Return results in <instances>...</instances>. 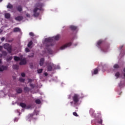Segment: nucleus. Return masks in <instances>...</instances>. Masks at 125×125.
<instances>
[{
    "label": "nucleus",
    "mask_w": 125,
    "mask_h": 125,
    "mask_svg": "<svg viewBox=\"0 0 125 125\" xmlns=\"http://www.w3.org/2000/svg\"><path fill=\"white\" fill-rule=\"evenodd\" d=\"M12 58H13L12 57H9V58H8L7 59V61H11V60H12Z\"/></svg>",
    "instance_id": "33"
},
{
    "label": "nucleus",
    "mask_w": 125,
    "mask_h": 125,
    "mask_svg": "<svg viewBox=\"0 0 125 125\" xmlns=\"http://www.w3.org/2000/svg\"><path fill=\"white\" fill-rule=\"evenodd\" d=\"M15 20H16V21H20L23 20V19H24V18L23 17V16H19L16 17L15 18Z\"/></svg>",
    "instance_id": "8"
},
{
    "label": "nucleus",
    "mask_w": 125,
    "mask_h": 125,
    "mask_svg": "<svg viewBox=\"0 0 125 125\" xmlns=\"http://www.w3.org/2000/svg\"><path fill=\"white\" fill-rule=\"evenodd\" d=\"M31 54V55L28 56V57H34V53H32Z\"/></svg>",
    "instance_id": "40"
},
{
    "label": "nucleus",
    "mask_w": 125,
    "mask_h": 125,
    "mask_svg": "<svg viewBox=\"0 0 125 125\" xmlns=\"http://www.w3.org/2000/svg\"><path fill=\"white\" fill-rule=\"evenodd\" d=\"M5 70H7V66L3 65L0 66V72H3Z\"/></svg>",
    "instance_id": "9"
},
{
    "label": "nucleus",
    "mask_w": 125,
    "mask_h": 125,
    "mask_svg": "<svg viewBox=\"0 0 125 125\" xmlns=\"http://www.w3.org/2000/svg\"><path fill=\"white\" fill-rule=\"evenodd\" d=\"M4 49H6L9 53H11L12 51V46L10 45L9 43H5L3 45Z\"/></svg>",
    "instance_id": "3"
},
{
    "label": "nucleus",
    "mask_w": 125,
    "mask_h": 125,
    "mask_svg": "<svg viewBox=\"0 0 125 125\" xmlns=\"http://www.w3.org/2000/svg\"><path fill=\"white\" fill-rule=\"evenodd\" d=\"M26 16H27V17H29V18L30 17V14H26Z\"/></svg>",
    "instance_id": "45"
},
{
    "label": "nucleus",
    "mask_w": 125,
    "mask_h": 125,
    "mask_svg": "<svg viewBox=\"0 0 125 125\" xmlns=\"http://www.w3.org/2000/svg\"><path fill=\"white\" fill-rule=\"evenodd\" d=\"M30 67H31V68H33V65H30Z\"/></svg>",
    "instance_id": "52"
},
{
    "label": "nucleus",
    "mask_w": 125,
    "mask_h": 125,
    "mask_svg": "<svg viewBox=\"0 0 125 125\" xmlns=\"http://www.w3.org/2000/svg\"><path fill=\"white\" fill-rule=\"evenodd\" d=\"M19 64L20 65H26L27 64V60H26V58L21 59V62Z\"/></svg>",
    "instance_id": "7"
},
{
    "label": "nucleus",
    "mask_w": 125,
    "mask_h": 125,
    "mask_svg": "<svg viewBox=\"0 0 125 125\" xmlns=\"http://www.w3.org/2000/svg\"><path fill=\"white\" fill-rule=\"evenodd\" d=\"M21 77H22L23 78H24V77H25V76H26V74H25L24 73H21Z\"/></svg>",
    "instance_id": "39"
},
{
    "label": "nucleus",
    "mask_w": 125,
    "mask_h": 125,
    "mask_svg": "<svg viewBox=\"0 0 125 125\" xmlns=\"http://www.w3.org/2000/svg\"><path fill=\"white\" fill-rule=\"evenodd\" d=\"M19 81L21 82V83H24L25 82V79H23L22 78H20L19 79Z\"/></svg>",
    "instance_id": "29"
},
{
    "label": "nucleus",
    "mask_w": 125,
    "mask_h": 125,
    "mask_svg": "<svg viewBox=\"0 0 125 125\" xmlns=\"http://www.w3.org/2000/svg\"><path fill=\"white\" fill-rule=\"evenodd\" d=\"M20 105L21 107H22V108H26V107L27 106L26 104L23 103H21Z\"/></svg>",
    "instance_id": "15"
},
{
    "label": "nucleus",
    "mask_w": 125,
    "mask_h": 125,
    "mask_svg": "<svg viewBox=\"0 0 125 125\" xmlns=\"http://www.w3.org/2000/svg\"><path fill=\"white\" fill-rule=\"evenodd\" d=\"M35 6L36 7H39V8H35L33 10L34 17H38L39 15H40V13H37V11H38V10H42V4L38 3L36 4Z\"/></svg>",
    "instance_id": "1"
},
{
    "label": "nucleus",
    "mask_w": 125,
    "mask_h": 125,
    "mask_svg": "<svg viewBox=\"0 0 125 125\" xmlns=\"http://www.w3.org/2000/svg\"><path fill=\"white\" fill-rule=\"evenodd\" d=\"M31 45H33V42L32 41H30L29 42V43L27 44V46H28V47H31Z\"/></svg>",
    "instance_id": "23"
},
{
    "label": "nucleus",
    "mask_w": 125,
    "mask_h": 125,
    "mask_svg": "<svg viewBox=\"0 0 125 125\" xmlns=\"http://www.w3.org/2000/svg\"><path fill=\"white\" fill-rule=\"evenodd\" d=\"M14 59L15 60V61H21V59H20V58H19V57H17V56H14Z\"/></svg>",
    "instance_id": "13"
},
{
    "label": "nucleus",
    "mask_w": 125,
    "mask_h": 125,
    "mask_svg": "<svg viewBox=\"0 0 125 125\" xmlns=\"http://www.w3.org/2000/svg\"><path fill=\"white\" fill-rule=\"evenodd\" d=\"M98 73V69L96 68L94 69V71L92 73V76H93L94 75H96V74H97Z\"/></svg>",
    "instance_id": "14"
},
{
    "label": "nucleus",
    "mask_w": 125,
    "mask_h": 125,
    "mask_svg": "<svg viewBox=\"0 0 125 125\" xmlns=\"http://www.w3.org/2000/svg\"><path fill=\"white\" fill-rule=\"evenodd\" d=\"M73 115L75 116V117H79V115H78V113L77 112H74L73 113Z\"/></svg>",
    "instance_id": "34"
},
{
    "label": "nucleus",
    "mask_w": 125,
    "mask_h": 125,
    "mask_svg": "<svg viewBox=\"0 0 125 125\" xmlns=\"http://www.w3.org/2000/svg\"><path fill=\"white\" fill-rule=\"evenodd\" d=\"M70 28L71 29V30H72V31H76V30L78 29V27L74 25H71L70 26Z\"/></svg>",
    "instance_id": "11"
},
{
    "label": "nucleus",
    "mask_w": 125,
    "mask_h": 125,
    "mask_svg": "<svg viewBox=\"0 0 125 125\" xmlns=\"http://www.w3.org/2000/svg\"><path fill=\"white\" fill-rule=\"evenodd\" d=\"M29 35H30L31 37H34L35 34L33 32H30L29 33Z\"/></svg>",
    "instance_id": "37"
},
{
    "label": "nucleus",
    "mask_w": 125,
    "mask_h": 125,
    "mask_svg": "<svg viewBox=\"0 0 125 125\" xmlns=\"http://www.w3.org/2000/svg\"><path fill=\"white\" fill-rule=\"evenodd\" d=\"M30 86L31 87V88H35V84L30 83Z\"/></svg>",
    "instance_id": "35"
},
{
    "label": "nucleus",
    "mask_w": 125,
    "mask_h": 125,
    "mask_svg": "<svg viewBox=\"0 0 125 125\" xmlns=\"http://www.w3.org/2000/svg\"><path fill=\"white\" fill-rule=\"evenodd\" d=\"M17 9L19 12H21L22 10H23V9L22 8V6L21 5H19L17 7Z\"/></svg>",
    "instance_id": "12"
},
{
    "label": "nucleus",
    "mask_w": 125,
    "mask_h": 125,
    "mask_svg": "<svg viewBox=\"0 0 125 125\" xmlns=\"http://www.w3.org/2000/svg\"><path fill=\"white\" fill-rule=\"evenodd\" d=\"M28 83H32V79H28Z\"/></svg>",
    "instance_id": "42"
},
{
    "label": "nucleus",
    "mask_w": 125,
    "mask_h": 125,
    "mask_svg": "<svg viewBox=\"0 0 125 125\" xmlns=\"http://www.w3.org/2000/svg\"><path fill=\"white\" fill-rule=\"evenodd\" d=\"M90 114H93L94 113V111L92 109H90Z\"/></svg>",
    "instance_id": "41"
},
{
    "label": "nucleus",
    "mask_w": 125,
    "mask_h": 125,
    "mask_svg": "<svg viewBox=\"0 0 125 125\" xmlns=\"http://www.w3.org/2000/svg\"><path fill=\"white\" fill-rule=\"evenodd\" d=\"M5 39H4V37H2L1 39V41H4Z\"/></svg>",
    "instance_id": "46"
},
{
    "label": "nucleus",
    "mask_w": 125,
    "mask_h": 125,
    "mask_svg": "<svg viewBox=\"0 0 125 125\" xmlns=\"http://www.w3.org/2000/svg\"><path fill=\"white\" fill-rule=\"evenodd\" d=\"M121 94H122V92L119 93V95H121Z\"/></svg>",
    "instance_id": "53"
},
{
    "label": "nucleus",
    "mask_w": 125,
    "mask_h": 125,
    "mask_svg": "<svg viewBox=\"0 0 125 125\" xmlns=\"http://www.w3.org/2000/svg\"><path fill=\"white\" fill-rule=\"evenodd\" d=\"M1 33H2V30L0 29V34Z\"/></svg>",
    "instance_id": "50"
},
{
    "label": "nucleus",
    "mask_w": 125,
    "mask_h": 125,
    "mask_svg": "<svg viewBox=\"0 0 125 125\" xmlns=\"http://www.w3.org/2000/svg\"><path fill=\"white\" fill-rule=\"evenodd\" d=\"M123 85H125V83H123V82H121L119 84L120 87H122Z\"/></svg>",
    "instance_id": "30"
},
{
    "label": "nucleus",
    "mask_w": 125,
    "mask_h": 125,
    "mask_svg": "<svg viewBox=\"0 0 125 125\" xmlns=\"http://www.w3.org/2000/svg\"><path fill=\"white\" fill-rule=\"evenodd\" d=\"M102 42H103V41H102V40H100L98 42L97 44L99 46L101 43H102Z\"/></svg>",
    "instance_id": "31"
},
{
    "label": "nucleus",
    "mask_w": 125,
    "mask_h": 125,
    "mask_svg": "<svg viewBox=\"0 0 125 125\" xmlns=\"http://www.w3.org/2000/svg\"><path fill=\"white\" fill-rule=\"evenodd\" d=\"M44 76H45V77H47V76L48 74H47V73L45 72V73H44Z\"/></svg>",
    "instance_id": "44"
},
{
    "label": "nucleus",
    "mask_w": 125,
    "mask_h": 125,
    "mask_svg": "<svg viewBox=\"0 0 125 125\" xmlns=\"http://www.w3.org/2000/svg\"><path fill=\"white\" fill-rule=\"evenodd\" d=\"M17 93H21L22 92V89L21 88H18L17 89Z\"/></svg>",
    "instance_id": "22"
},
{
    "label": "nucleus",
    "mask_w": 125,
    "mask_h": 125,
    "mask_svg": "<svg viewBox=\"0 0 125 125\" xmlns=\"http://www.w3.org/2000/svg\"><path fill=\"white\" fill-rule=\"evenodd\" d=\"M13 7V6L9 3L7 5V8H12Z\"/></svg>",
    "instance_id": "24"
},
{
    "label": "nucleus",
    "mask_w": 125,
    "mask_h": 125,
    "mask_svg": "<svg viewBox=\"0 0 125 125\" xmlns=\"http://www.w3.org/2000/svg\"><path fill=\"white\" fill-rule=\"evenodd\" d=\"M0 64H1V60L0 59Z\"/></svg>",
    "instance_id": "51"
},
{
    "label": "nucleus",
    "mask_w": 125,
    "mask_h": 125,
    "mask_svg": "<svg viewBox=\"0 0 125 125\" xmlns=\"http://www.w3.org/2000/svg\"><path fill=\"white\" fill-rule=\"evenodd\" d=\"M2 55H3V56H6V55H7V52H6V51H2Z\"/></svg>",
    "instance_id": "27"
},
{
    "label": "nucleus",
    "mask_w": 125,
    "mask_h": 125,
    "mask_svg": "<svg viewBox=\"0 0 125 125\" xmlns=\"http://www.w3.org/2000/svg\"><path fill=\"white\" fill-rule=\"evenodd\" d=\"M35 103H36V104H41V103H42V102L41 101V100L37 99L35 101Z\"/></svg>",
    "instance_id": "25"
},
{
    "label": "nucleus",
    "mask_w": 125,
    "mask_h": 125,
    "mask_svg": "<svg viewBox=\"0 0 125 125\" xmlns=\"http://www.w3.org/2000/svg\"><path fill=\"white\" fill-rule=\"evenodd\" d=\"M0 1H2V0H0Z\"/></svg>",
    "instance_id": "55"
},
{
    "label": "nucleus",
    "mask_w": 125,
    "mask_h": 125,
    "mask_svg": "<svg viewBox=\"0 0 125 125\" xmlns=\"http://www.w3.org/2000/svg\"><path fill=\"white\" fill-rule=\"evenodd\" d=\"M14 33H17V32H20V28L18 27H16L14 29Z\"/></svg>",
    "instance_id": "17"
},
{
    "label": "nucleus",
    "mask_w": 125,
    "mask_h": 125,
    "mask_svg": "<svg viewBox=\"0 0 125 125\" xmlns=\"http://www.w3.org/2000/svg\"><path fill=\"white\" fill-rule=\"evenodd\" d=\"M13 41V39H12L11 40H10L9 41V42H12V41Z\"/></svg>",
    "instance_id": "48"
},
{
    "label": "nucleus",
    "mask_w": 125,
    "mask_h": 125,
    "mask_svg": "<svg viewBox=\"0 0 125 125\" xmlns=\"http://www.w3.org/2000/svg\"><path fill=\"white\" fill-rule=\"evenodd\" d=\"M2 50V46H0V51Z\"/></svg>",
    "instance_id": "43"
},
{
    "label": "nucleus",
    "mask_w": 125,
    "mask_h": 125,
    "mask_svg": "<svg viewBox=\"0 0 125 125\" xmlns=\"http://www.w3.org/2000/svg\"><path fill=\"white\" fill-rule=\"evenodd\" d=\"M72 45V42H69L68 43H66L65 44L62 45L60 47V49L61 50H63V49H65V48H67V47H69Z\"/></svg>",
    "instance_id": "6"
},
{
    "label": "nucleus",
    "mask_w": 125,
    "mask_h": 125,
    "mask_svg": "<svg viewBox=\"0 0 125 125\" xmlns=\"http://www.w3.org/2000/svg\"><path fill=\"white\" fill-rule=\"evenodd\" d=\"M31 90V89L28 87H25L24 88V91H25V92H28Z\"/></svg>",
    "instance_id": "19"
},
{
    "label": "nucleus",
    "mask_w": 125,
    "mask_h": 125,
    "mask_svg": "<svg viewBox=\"0 0 125 125\" xmlns=\"http://www.w3.org/2000/svg\"><path fill=\"white\" fill-rule=\"evenodd\" d=\"M5 18H6V19H9V18H10V14L5 13Z\"/></svg>",
    "instance_id": "16"
},
{
    "label": "nucleus",
    "mask_w": 125,
    "mask_h": 125,
    "mask_svg": "<svg viewBox=\"0 0 125 125\" xmlns=\"http://www.w3.org/2000/svg\"><path fill=\"white\" fill-rule=\"evenodd\" d=\"M124 47V45H122L120 47V49H122Z\"/></svg>",
    "instance_id": "47"
},
{
    "label": "nucleus",
    "mask_w": 125,
    "mask_h": 125,
    "mask_svg": "<svg viewBox=\"0 0 125 125\" xmlns=\"http://www.w3.org/2000/svg\"><path fill=\"white\" fill-rule=\"evenodd\" d=\"M114 69H119L120 65L118 64H115L113 66Z\"/></svg>",
    "instance_id": "21"
},
{
    "label": "nucleus",
    "mask_w": 125,
    "mask_h": 125,
    "mask_svg": "<svg viewBox=\"0 0 125 125\" xmlns=\"http://www.w3.org/2000/svg\"><path fill=\"white\" fill-rule=\"evenodd\" d=\"M120 72H116V73H115V77H117V79H118V78H119L120 77Z\"/></svg>",
    "instance_id": "28"
},
{
    "label": "nucleus",
    "mask_w": 125,
    "mask_h": 125,
    "mask_svg": "<svg viewBox=\"0 0 125 125\" xmlns=\"http://www.w3.org/2000/svg\"><path fill=\"white\" fill-rule=\"evenodd\" d=\"M45 42H47L48 44H49L48 45H46V46H52V45H53L51 43V42H53V39H52V38H46L45 39Z\"/></svg>",
    "instance_id": "5"
},
{
    "label": "nucleus",
    "mask_w": 125,
    "mask_h": 125,
    "mask_svg": "<svg viewBox=\"0 0 125 125\" xmlns=\"http://www.w3.org/2000/svg\"><path fill=\"white\" fill-rule=\"evenodd\" d=\"M55 41H58L60 39V35H58L54 37Z\"/></svg>",
    "instance_id": "18"
},
{
    "label": "nucleus",
    "mask_w": 125,
    "mask_h": 125,
    "mask_svg": "<svg viewBox=\"0 0 125 125\" xmlns=\"http://www.w3.org/2000/svg\"><path fill=\"white\" fill-rule=\"evenodd\" d=\"M45 64L47 66L48 71L51 72L52 71V67H54V64L50 62H46Z\"/></svg>",
    "instance_id": "4"
},
{
    "label": "nucleus",
    "mask_w": 125,
    "mask_h": 125,
    "mask_svg": "<svg viewBox=\"0 0 125 125\" xmlns=\"http://www.w3.org/2000/svg\"><path fill=\"white\" fill-rule=\"evenodd\" d=\"M34 116H35V114L34 113H31L28 115V118L29 119H31L32 118H33L34 117Z\"/></svg>",
    "instance_id": "26"
},
{
    "label": "nucleus",
    "mask_w": 125,
    "mask_h": 125,
    "mask_svg": "<svg viewBox=\"0 0 125 125\" xmlns=\"http://www.w3.org/2000/svg\"><path fill=\"white\" fill-rule=\"evenodd\" d=\"M43 69H39L38 70V74H41V73H42Z\"/></svg>",
    "instance_id": "32"
},
{
    "label": "nucleus",
    "mask_w": 125,
    "mask_h": 125,
    "mask_svg": "<svg viewBox=\"0 0 125 125\" xmlns=\"http://www.w3.org/2000/svg\"><path fill=\"white\" fill-rule=\"evenodd\" d=\"M2 57V54H0V58H1Z\"/></svg>",
    "instance_id": "49"
},
{
    "label": "nucleus",
    "mask_w": 125,
    "mask_h": 125,
    "mask_svg": "<svg viewBox=\"0 0 125 125\" xmlns=\"http://www.w3.org/2000/svg\"><path fill=\"white\" fill-rule=\"evenodd\" d=\"M76 109H77V110H78V107H76Z\"/></svg>",
    "instance_id": "54"
},
{
    "label": "nucleus",
    "mask_w": 125,
    "mask_h": 125,
    "mask_svg": "<svg viewBox=\"0 0 125 125\" xmlns=\"http://www.w3.org/2000/svg\"><path fill=\"white\" fill-rule=\"evenodd\" d=\"M103 122V120L102 119H100L98 122V124H100V125H102V123Z\"/></svg>",
    "instance_id": "36"
},
{
    "label": "nucleus",
    "mask_w": 125,
    "mask_h": 125,
    "mask_svg": "<svg viewBox=\"0 0 125 125\" xmlns=\"http://www.w3.org/2000/svg\"><path fill=\"white\" fill-rule=\"evenodd\" d=\"M43 63H44V58H42L40 59V66H42L43 65Z\"/></svg>",
    "instance_id": "10"
},
{
    "label": "nucleus",
    "mask_w": 125,
    "mask_h": 125,
    "mask_svg": "<svg viewBox=\"0 0 125 125\" xmlns=\"http://www.w3.org/2000/svg\"><path fill=\"white\" fill-rule=\"evenodd\" d=\"M72 100L73 102H70V104L71 106H73V105H74V106L78 105V103L80 100V97L79 96V95L75 94L73 96Z\"/></svg>",
    "instance_id": "2"
},
{
    "label": "nucleus",
    "mask_w": 125,
    "mask_h": 125,
    "mask_svg": "<svg viewBox=\"0 0 125 125\" xmlns=\"http://www.w3.org/2000/svg\"><path fill=\"white\" fill-rule=\"evenodd\" d=\"M25 52H26V53L30 52V49L28 48H25Z\"/></svg>",
    "instance_id": "38"
},
{
    "label": "nucleus",
    "mask_w": 125,
    "mask_h": 125,
    "mask_svg": "<svg viewBox=\"0 0 125 125\" xmlns=\"http://www.w3.org/2000/svg\"><path fill=\"white\" fill-rule=\"evenodd\" d=\"M18 68H19V66L16 64H14L13 65V68L14 69V70H18Z\"/></svg>",
    "instance_id": "20"
}]
</instances>
